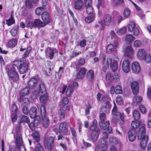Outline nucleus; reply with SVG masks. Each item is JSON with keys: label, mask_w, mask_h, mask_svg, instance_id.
<instances>
[{"label": "nucleus", "mask_w": 151, "mask_h": 151, "mask_svg": "<svg viewBox=\"0 0 151 151\" xmlns=\"http://www.w3.org/2000/svg\"><path fill=\"white\" fill-rule=\"evenodd\" d=\"M99 130L96 129L93 131L89 132L88 135V137L90 140L92 141L93 142H95L99 138Z\"/></svg>", "instance_id": "obj_5"}, {"label": "nucleus", "mask_w": 151, "mask_h": 151, "mask_svg": "<svg viewBox=\"0 0 151 151\" xmlns=\"http://www.w3.org/2000/svg\"><path fill=\"white\" fill-rule=\"evenodd\" d=\"M21 51H23L25 50V52L23 55V57H27L28 56L30 51L32 50V48L30 47H29L27 48H23L21 47L20 49Z\"/></svg>", "instance_id": "obj_32"}, {"label": "nucleus", "mask_w": 151, "mask_h": 151, "mask_svg": "<svg viewBox=\"0 0 151 151\" xmlns=\"http://www.w3.org/2000/svg\"><path fill=\"white\" fill-rule=\"evenodd\" d=\"M122 92V89L119 85H117L115 88V93L116 94H121Z\"/></svg>", "instance_id": "obj_60"}, {"label": "nucleus", "mask_w": 151, "mask_h": 151, "mask_svg": "<svg viewBox=\"0 0 151 151\" xmlns=\"http://www.w3.org/2000/svg\"><path fill=\"white\" fill-rule=\"evenodd\" d=\"M19 28L18 26H14L13 27L9 32L11 35L13 37H15L17 36L18 34V29Z\"/></svg>", "instance_id": "obj_31"}, {"label": "nucleus", "mask_w": 151, "mask_h": 151, "mask_svg": "<svg viewBox=\"0 0 151 151\" xmlns=\"http://www.w3.org/2000/svg\"><path fill=\"white\" fill-rule=\"evenodd\" d=\"M28 68L27 63H21L20 65L17 67L19 73L21 74L24 73L27 71Z\"/></svg>", "instance_id": "obj_17"}, {"label": "nucleus", "mask_w": 151, "mask_h": 151, "mask_svg": "<svg viewBox=\"0 0 151 151\" xmlns=\"http://www.w3.org/2000/svg\"><path fill=\"white\" fill-rule=\"evenodd\" d=\"M87 71V69L85 68L84 67L81 68L77 73V78L79 79H82L85 76Z\"/></svg>", "instance_id": "obj_23"}, {"label": "nucleus", "mask_w": 151, "mask_h": 151, "mask_svg": "<svg viewBox=\"0 0 151 151\" xmlns=\"http://www.w3.org/2000/svg\"><path fill=\"white\" fill-rule=\"evenodd\" d=\"M133 115L135 120H138L140 118V113L138 111L135 110L133 112Z\"/></svg>", "instance_id": "obj_49"}, {"label": "nucleus", "mask_w": 151, "mask_h": 151, "mask_svg": "<svg viewBox=\"0 0 151 151\" xmlns=\"http://www.w3.org/2000/svg\"><path fill=\"white\" fill-rule=\"evenodd\" d=\"M112 62L111 58L110 56H108L106 59L104 56L102 57V63L103 65L106 67V69L109 66H111V65Z\"/></svg>", "instance_id": "obj_16"}, {"label": "nucleus", "mask_w": 151, "mask_h": 151, "mask_svg": "<svg viewBox=\"0 0 151 151\" xmlns=\"http://www.w3.org/2000/svg\"><path fill=\"white\" fill-rule=\"evenodd\" d=\"M35 27L39 28V27H43L46 26L45 23L39 19H36L34 20Z\"/></svg>", "instance_id": "obj_28"}, {"label": "nucleus", "mask_w": 151, "mask_h": 151, "mask_svg": "<svg viewBox=\"0 0 151 151\" xmlns=\"http://www.w3.org/2000/svg\"><path fill=\"white\" fill-rule=\"evenodd\" d=\"M111 3L114 6H119L124 2V0H111Z\"/></svg>", "instance_id": "obj_33"}, {"label": "nucleus", "mask_w": 151, "mask_h": 151, "mask_svg": "<svg viewBox=\"0 0 151 151\" xmlns=\"http://www.w3.org/2000/svg\"><path fill=\"white\" fill-rule=\"evenodd\" d=\"M37 109L35 107H32L30 109L29 111V115L30 117L32 119L35 118V121L37 118V120L39 122L40 120V116L37 115Z\"/></svg>", "instance_id": "obj_7"}, {"label": "nucleus", "mask_w": 151, "mask_h": 151, "mask_svg": "<svg viewBox=\"0 0 151 151\" xmlns=\"http://www.w3.org/2000/svg\"><path fill=\"white\" fill-rule=\"evenodd\" d=\"M29 87H26L23 89L21 91V93L23 96H25L29 93Z\"/></svg>", "instance_id": "obj_50"}, {"label": "nucleus", "mask_w": 151, "mask_h": 151, "mask_svg": "<svg viewBox=\"0 0 151 151\" xmlns=\"http://www.w3.org/2000/svg\"><path fill=\"white\" fill-rule=\"evenodd\" d=\"M145 50L143 49H140L139 50L137 53V57L140 59H143L145 56Z\"/></svg>", "instance_id": "obj_34"}, {"label": "nucleus", "mask_w": 151, "mask_h": 151, "mask_svg": "<svg viewBox=\"0 0 151 151\" xmlns=\"http://www.w3.org/2000/svg\"><path fill=\"white\" fill-rule=\"evenodd\" d=\"M70 130L72 135V139L74 141H77V133L75 129L73 127H70Z\"/></svg>", "instance_id": "obj_45"}, {"label": "nucleus", "mask_w": 151, "mask_h": 151, "mask_svg": "<svg viewBox=\"0 0 151 151\" xmlns=\"http://www.w3.org/2000/svg\"><path fill=\"white\" fill-rule=\"evenodd\" d=\"M47 148L49 150H51L53 149L54 145V138L50 136L46 141Z\"/></svg>", "instance_id": "obj_15"}, {"label": "nucleus", "mask_w": 151, "mask_h": 151, "mask_svg": "<svg viewBox=\"0 0 151 151\" xmlns=\"http://www.w3.org/2000/svg\"><path fill=\"white\" fill-rule=\"evenodd\" d=\"M40 113L41 117H43L46 115L45 107L44 105H42L40 108Z\"/></svg>", "instance_id": "obj_55"}, {"label": "nucleus", "mask_w": 151, "mask_h": 151, "mask_svg": "<svg viewBox=\"0 0 151 151\" xmlns=\"http://www.w3.org/2000/svg\"><path fill=\"white\" fill-rule=\"evenodd\" d=\"M42 19L45 24H47L51 22V19L50 18L49 13L47 12L42 13L41 15Z\"/></svg>", "instance_id": "obj_8"}, {"label": "nucleus", "mask_w": 151, "mask_h": 151, "mask_svg": "<svg viewBox=\"0 0 151 151\" xmlns=\"http://www.w3.org/2000/svg\"><path fill=\"white\" fill-rule=\"evenodd\" d=\"M17 151H26V150L23 144L19 145L18 146L16 145L15 146Z\"/></svg>", "instance_id": "obj_53"}, {"label": "nucleus", "mask_w": 151, "mask_h": 151, "mask_svg": "<svg viewBox=\"0 0 151 151\" xmlns=\"http://www.w3.org/2000/svg\"><path fill=\"white\" fill-rule=\"evenodd\" d=\"M44 7H39L36 9L35 10L36 14L37 15H40L42 13V12L44 10Z\"/></svg>", "instance_id": "obj_58"}, {"label": "nucleus", "mask_w": 151, "mask_h": 151, "mask_svg": "<svg viewBox=\"0 0 151 151\" xmlns=\"http://www.w3.org/2000/svg\"><path fill=\"white\" fill-rule=\"evenodd\" d=\"M17 39H12L9 40L7 44V46L11 48H12L15 47L17 42Z\"/></svg>", "instance_id": "obj_26"}, {"label": "nucleus", "mask_w": 151, "mask_h": 151, "mask_svg": "<svg viewBox=\"0 0 151 151\" xmlns=\"http://www.w3.org/2000/svg\"><path fill=\"white\" fill-rule=\"evenodd\" d=\"M134 39V37L132 35H128L126 37V41L129 43L132 42Z\"/></svg>", "instance_id": "obj_46"}, {"label": "nucleus", "mask_w": 151, "mask_h": 151, "mask_svg": "<svg viewBox=\"0 0 151 151\" xmlns=\"http://www.w3.org/2000/svg\"><path fill=\"white\" fill-rule=\"evenodd\" d=\"M69 124L66 122H61L59 125V131L60 133H67Z\"/></svg>", "instance_id": "obj_13"}, {"label": "nucleus", "mask_w": 151, "mask_h": 151, "mask_svg": "<svg viewBox=\"0 0 151 151\" xmlns=\"http://www.w3.org/2000/svg\"><path fill=\"white\" fill-rule=\"evenodd\" d=\"M6 24L8 26H11L15 23V20L12 15H11L10 18L6 20Z\"/></svg>", "instance_id": "obj_47"}, {"label": "nucleus", "mask_w": 151, "mask_h": 151, "mask_svg": "<svg viewBox=\"0 0 151 151\" xmlns=\"http://www.w3.org/2000/svg\"><path fill=\"white\" fill-rule=\"evenodd\" d=\"M131 69L132 72L135 73H139L141 70L140 65L137 62H134L132 63Z\"/></svg>", "instance_id": "obj_11"}, {"label": "nucleus", "mask_w": 151, "mask_h": 151, "mask_svg": "<svg viewBox=\"0 0 151 151\" xmlns=\"http://www.w3.org/2000/svg\"><path fill=\"white\" fill-rule=\"evenodd\" d=\"M107 141L103 139H100L96 147L107 148Z\"/></svg>", "instance_id": "obj_27"}, {"label": "nucleus", "mask_w": 151, "mask_h": 151, "mask_svg": "<svg viewBox=\"0 0 151 151\" xmlns=\"http://www.w3.org/2000/svg\"><path fill=\"white\" fill-rule=\"evenodd\" d=\"M115 31L119 35H122L125 33L127 31V28L125 27H123L120 29H115Z\"/></svg>", "instance_id": "obj_38"}, {"label": "nucleus", "mask_w": 151, "mask_h": 151, "mask_svg": "<svg viewBox=\"0 0 151 151\" xmlns=\"http://www.w3.org/2000/svg\"><path fill=\"white\" fill-rule=\"evenodd\" d=\"M58 116L60 119H62L65 116V111L62 108H61L58 112Z\"/></svg>", "instance_id": "obj_56"}, {"label": "nucleus", "mask_w": 151, "mask_h": 151, "mask_svg": "<svg viewBox=\"0 0 151 151\" xmlns=\"http://www.w3.org/2000/svg\"><path fill=\"white\" fill-rule=\"evenodd\" d=\"M146 128L145 126L141 127L139 129L138 133L137 138L139 140L142 139L145 135L146 133Z\"/></svg>", "instance_id": "obj_21"}, {"label": "nucleus", "mask_w": 151, "mask_h": 151, "mask_svg": "<svg viewBox=\"0 0 151 151\" xmlns=\"http://www.w3.org/2000/svg\"><path fill=\"white\" fill-rule=\"evenodd\" d=\"M28 84L30 88L38 91L36 93V91L34 92V94L37 96H38L40 93H45L47 92L44 83L43 82H41L38 84L37 80L35 78H31L28 82Z\"/></svg>", "instance_id": "obj_1"}, {"label": "nucleus", "mask_w": 151, "mask_h": 151, "mask_svg": "<svg viewBox=\"0 0 151 151\" xmlns=\"http://www.w3.org/2000/svg\"><path fill=\"white\" fill-rule=\"evenodd\" d=\"M130 10L128 8H126L124 9L123 13V15L124 17H128L130 15Z\"/></svg>", "instance_id": "obj_57"}, {"label": "nucleus", "mask_w": 151, "mask_h": 151, "mask_svg": "<svg viewBox=\"0 0 151 151\" xmlns=\"http://www.w3.org/2000/svg\"><path fill=\"white\" fill-rule=\"evenodd\" d=\"M97 124V120L95 119L93 122L92 124L90 126V129L91 131H93L96 129Z\"/></svg>", "instance_id": "obj_54"}, {"label": "nucleus", "mask_w": 151, "mask_h": 151, "mask_svg": "<svg viewBox=\"0 0 151 151\" xmlns=\"http://www.w3.org/2000/svg\"><path fill=\"white\" fill-rule=\"evenodd\" d=\"M55 50L52 49L50 47H48L45 51L46 55L47 57L49 58L50 59L52 58Z\"/></svg>", "instance_id": "obj_24"}, {"label": "nucleus", "mask_w": 151, "mask_h": 151, "mask_svg": "<svg viewBox=\"0 0 151 151\" xmlns=\"http://www.w3.org/2000/svg\"><path fill=\"white\" fill-rule=\"evenodd\" d=\"M42 94V95L40 97V100L41 102L44 103L47 101L48 97L47 92L45 93Z\"/></svg>", "instance_id": "obj_39"}, {"label": "nucleus", "mask_w": 151, "mask_h": 151, "mask_svg": "<svg viewBox=\"0 0 151 151\" xmlns=\"http://www.w3.org/2000/svg\"><path fill=\"white\" fill-rule=\"evenodd\" d=\"M123 51L125 55L126 56L129 58L132 57L133 54L134 50L132 47L130 46H128Z\"/></svg>", "instance_id": "obj_19"}, {"label": "nucleus", "mask_w": 151, "mask_h": 151, "mask_svg": "<svg viewBox=\"0 0 151 151\" xmlns=\"http://www.w3.org/2000/svg\"><path fill=\"white\" fill-rule=\"evenodd\" d=\"M21 125L20 123H19L17 125L14 127L12 132V133L15 132V133H21Z\"/></svg>", "instance_id": "obj_36"}, {"label": "nucleus", "mask_w": 151, "mask_h": 151, "mask_svg": "<svg viewBox=\"0 0 151 151\" xmlns=\"http://www.w3.org/2000/svg\"><path fill=\"white\" fill-rule=\"evenodd\" d=\"M130 63L127 59H125L123 61L122 64V69L126 73H128L130 70Z\"/></svg>", "instance_id": "obj_10"}, {"label": "nucleus", "mask_w": 151, "mask_h": 151, "mask_svg": "<svg viewBox=\"0 0 151 151\" xmlns=\"http://www.w3.org/2000/svg\"><path fill=\"white\" fill-rule=\"evenodd\" d=\"M44 147L40 143H37L36 144L34 151H44Z\"/></svg>", "instance_id": "obj_44"}, {"label": "nucleus", "mask_w": 151, "mask_h": 151, "mask_svg": "<svg viewBox=\"0 0 151 151\" xmlns=\"http://www.w3.org/2000/svg\"><path fill=\"white\" fill-rule=\"evenodd\" d=\"M8 75L9 78L13 81L17 80L19 78V74L16 68L13 66L8 69Z\"/></svg>", "instance_id": "obj_3"}, {"label": "nucleus", "mask_w": 151, "mask_h": 151, "mask_svg": "<svg viewBox=\"0 0 151 151\" xmlns=\"http://www.w3.org/2000/svg\"><path fill=\"white\" fill-rule=\"evenodd\" d=\"M131 87L134 94L136 95L138 93L139 89V84L137 82L134 81L132 82Z\"/></svg>", "instance_id": "obj_12"}, {"label": "nucleus", "mask_w": 151, "mask_h": 151, "mask_svg": "<svg viewBox=\"0 0 151 151\" xmlns=\"http://www.w3.org/2000/svg\"><path fill=\"white\" fill-rule=\"evenodd\" d=\"M140 146L142 149H145L146 147L148 141V137L147 135L144 136L141 139Z\"/></svg>", "instance_id": "obj_20"}, {"label": "nucleus", "mask_w": 151, "mask_h": 151, "mask_svg": "<svg viewBox=\"0 0 151 151\" xmlns=\"http://www.w3.org/2000/svg\"><path fill=\"white\" fill-rule=\"evenodd\" d=\"M96 98L98 101H105L106 100V97L105 96H104L100 93H99L97 95Z\"/></svg>", "instance_id": "obj_52"}, {"label": "nucleus", "mask_w": 151, "mask_h": 151, "mask_svg": "<svg viewBox=\"0 0 151 151\" xmlns=\"http://www.w3.org/2000/svg\"><path fill=\"white\" fill-rule=\"evenodd\" d=\"M140 122L138 121H133L131 123V126L133 128L132 129H135L140 126Z\"/></svg>", "instance_id": "obj_41"}, {"label": "nucleus", "mask_w": 151, "mask_h": 151, "mask_svg": "<svg viewBox=\"0 0 151 151\" xmlns=\"http://www.w3.org/2000/svg\"><path fill=\"white\" fill-rule=\"evenodd\" d=\"M111 21V17L109 14H106L103 17V20L102 22L101 29H104V25L109 26Z\"/></svg>", "instance_id": "obj_6"}, {"label": "nucleus", "mask_w": 151, "mask_h": 151, "mask_svg": "<svg viewBox=\"0 0 151 151\" xmlns=\"http://www.w3.org/2000/svg\"><path fill=\"white\" fill-rule=\"evenodd\" d=\"M73 85L70 84L68 87L66 92V95L70 97L73 93Z\"/></svg>", "instance_id": "obj_30"}, {"label": "nucleus", "mask_w": 151, "mask_h": 151, "mask_svg": "<svg viewBox=\"0 0 151 151\" xmlns=\"http://www.w3.org/2000/svg\"><path fill=\"white\" fill-rule=\"evenodd\" d=\"M86 8V12L88 14H94V10L93 8L91 5V4H88L87 6H85Z\"/></svg>", "instance_id": "obj_37"}, {"label": "nucleus", "mask_w": 151, "mask_h": 151, "mask_svg": "<svg viewBox=\"0 0 151 151\" xmlns=\"http://www.w3.org/2000/svg\"><path fill=\"white\" fill-rule=\"evenodd\" d=\"M95 17L94 14L91 15L90 16L86 17L85 19L86 22L87 23H90L93 21L95 19Z\"/></svg>", "instance_id": "obj_48"}, {"label": "nucleus", "mask_w": 151, "mask_h": 151, "mask_svg": "<svg viewBox=\"0 0 151 151\" xmlns=\"http://www.w3.org/2000/svg\"><path fill=\"white\" fill-rule=\"evenodd\" d=\"M22 63V61L20 60H17L13 61L12 63V65L18 67Z\"/></svg>", "instance_id": "obj_62"}, {"label": "nucleus", "mask_w": 151, "mask_h": 151, "mask_svg": "<svg viewBox=\"0 0 151 151\" xmlns=\"http://www.w3.org/2000/svg\"><path fill=\"white\" fill-rule=\"evenodd\" d=\"M109 143L112 146L116 145L118 142V139L116 137H110L109 139Z\"/></svg>", "instance_id": "obj_40"}, {"label": "nucleus", "mask_w": 151, "mask_h": 151, "mask_svg": "<svg viewBox=\"0 0 151 151\" xmlns=\"http://www.w3.org/2000/svg\"><path fill=\"white\" fill-rule=\"evenodd\" d=\"M142 98L140 96H135L133 99L132 105L136 107L141 102Z\"/></svg>", "instance_id": "obj_25"}, {"label": "nucleus", "mask_w": 151, "mask_h": 151, "mask_svg": "<svg viewBox=\"0 0 151 151\" xmlns=\"http://www.w3.org/2000/svg\"><path fill=\"white\" fill-rule=\"evenodd\" d=\"M99 124L100 128L102 130L107 129L109 133L110 134L112 133L113 132L112 127L109 126L110 122L109 121L107 120L105 122L103 121H99Z\"/></svg>", "instance_id": "obj_4"}, {"label": "nucleus", "mask_w": 151, "mask_h": 151, "mask_svg": "<svg viewBox=\"0 0 151 151\" xmlns=\"http://www.w3.org/2000/svg\"><path fill=\"white\" fill-rule=\"evenodd\" d=\"M78 65H76V68H79L80 67L83 65L85 63V59L83 58H80L78 61Z\"/></svg>", "instance_id": "obj_51"}, {"label": "nucleus", "mask_w": 151, "mask_h": 151, "mask_svg": "<svg viewBox=\"0 0 151 151\" xmlns=\"http://www.w3.org/2000/svg\"><path fill=\"white\" fill-rule=\"evenodd\" d=\"M14 137L15 139V143L16 145L18 146L19 145L23 144L22 135L21 133H15L14 134Z\"/></svg>", "instance_id": "obj_14"}, {"label": "nucleus", "mask_w": 151, "mask_h": 151, "mask_svg": "<svg viewBox=\"0 0 151 151\" xmlns=\"http://www.w3.org/2000/svg\"><path fill=\"white\" fill-rule=\"evenodd\" d=\"M20 121L19 123L26 122L27 124L29 123L30 120L29 118L26 116L22 115L21 116Z\"/></svg>", "instance_id": "obj_43"}, {"label": "nucleus", "mask_w": 151, "mask_h": 151, "mask_svg": "<svg viewBox=\"0 0 151 151\" xmlns=\"http://www.w3.org/2000/svg\"><path fill=\"white\" fill-rule=\"evenodd\" d=\"M118 64L117 63L115 62H113L111 65V69L113 71H116L117 70Z\"/></svg>", "instance_id": "obj_61"}, {"label": "nucleus", "mask_w": 151, "mask_h": 151, "mask_svg": "<svg viewBox=\"0 0 151 151\" xmlns=\"http://www.w3.org/2000/svg\"><path fill=\"white\" fill-rule=\"evenodd\" d=\"M31 136L32 137L33 140L36 142L37 143H39V142L40 140V138L39 132H35L32 134Z\"/></svg>", "instance_id": "obj_29"}, {"label": "nucleus", "mask_w": 151, "mask_h": 151, "mask_svg": "<svg viewBox=\"0 0 151 151\" xmlns=\"http://www.w3.org/2000/svg\"><path fill=\"white\" fill-rule=\"evenodd\" d=\"M11 118L12 122H15L17 119V113H12L11 115Z\"/></svg>", "instance_id": "obj_64"}, {"label": "nucleus", "mask_w": 151, "mask_h": 151, "mask_svg": "<svg viewBox=\"0 0 151 151\" xmlns=\"http://www.w3.org/2000/svg\"><path fill=\"white\" fill-rule=\"evenodd\" d=\"M112 121L114 123L118 122L121 125H123L124 124V114L117 111V109L115 104L112 110Z\"/></svg>", "instance_id": "obj_2"}, {"label": "nucleus", "mask_w": 151, "mask_h": 151, "mask_svg": "<svg viewBox=\"0 0 151 151\" xmlns=\"http://www.w3.org/2000/svg\"><path fill=\"white\" fill-rule=\"evenodd\" d=\"M143 59L147 63H150L151 61V56L150 54H146Z\"/></svg>", "instance_id": "obj_59"}, {"label": "nucleus", "mask_w": 151, "mask_h": 151, "mask_svg": "<svg viewBox=\"0 0 151 151\" xmlns=\"http://www.w3.org/2000/svg\"><path fill=\"white\" fill-rule=\"evenodd\" d=\"M137 135V131L136 129H131L128 132V138L131 142H133L135 139Z\"/></svg>", "instance_id": "obj_9"}, {"label": "nucleus", "mask_w": 151, "mask_h": 151, "mask_svg": "<svg viewBox=\"0 0 151 151\" xmlns=\"http://www.w3.org/2000/svg\"><path fill=\"white\" fill-rule=\"evenodd\" d=\"M86 77L87 80L89 81H92L95 78V73L92 70H88L86 74Z\"/></svg>", "instance_id": "obj_22"}, {"label": "nucleus", "mask_w": 151, "mask_h": 151, "mask_svg": "<svg viewBox=\"0 0 151 151\" xmlns=\"http://www.w3.org/2000/svg\"><path fill=\"white\" fill-rule=\"evenodd\" d=\"M127 27L128 30L130 32L132 31L134 28L136 27L134 21H132L128 25Z\"/></svg>", "instance_id": "obj_42"}, {"label": "nucleus", "mask_w": 151, "mask_h": 151, "mask_svg": "<svg viewBox=\"0 0 151 151\" xmlns=\"http://www.w3.org/2000/svg\"><path fill=\"white\" fill-rule=\"evenodd\" d=\"M114 45L112 44L109 45L106 48V51L108 52H110L113 51L114 50Z\"/></svg>", "instance_id": "obj_63"}, {"label": "nucleus", "mask_w": 151, "mask_h": 151, "mask_svg": "<svg viewBox=\"0 0 151 151\" xmlns=\"http://www.w3.org/2000/svg\"><path fill=\"white\" fill-rule=\"evenodd\" d=\"M73 5L74 8L76 9H80L83 5V2L82 0H74Z\"/></svg>", "instance_id": "obj_18"}, {"label": "nucleus", "mask_w": 151, "mask_h": 151, "mask_svg": "<svg viewBox=\"0 0 151 151\" xmlns=\"http://www.w3.org/2000/svg\"><path fill=\"white\" fill-rule=\"evenodd\" d=\"M41 118L42 120L43 126L45 127H47L49 124V119L45 115L43 117H41Z\"/></svg>", "instance_id": "obj_35"}]
</instances>
